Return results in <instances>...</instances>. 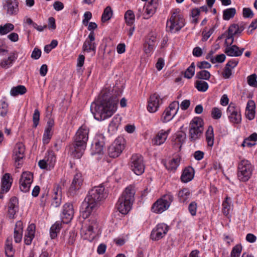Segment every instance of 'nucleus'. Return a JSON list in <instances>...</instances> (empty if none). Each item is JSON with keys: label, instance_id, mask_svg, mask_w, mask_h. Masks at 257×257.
Wrapping results in <instances>:
<instances>
[{"label": "nucleus", "instance_id": "f257e3e1", "mask_svg": "<svg viewBox=\"0 0 257 257\" xmlns=\"http://www.w3.org/2000/svg\"><path fill=\"white\" fill-rule=\"evenodd\" d=\"M109 92H101L97 101L91 105V111L95 119L104 120L110 117L116 111L118 99L110 96Z\"/></svg>", "mask_w": 257, "mask_h": 257}, {"label": "nucleus", "instance_id": "f03ea898", "mask_svg": "<svg viewBox=\"0 0 257 257\" xmlns=\"http://www.w3.org/2000/svg\"><path fill=\"white\" fill-rule=\"evenodd\" d=\"M104 187L102 185L95 186L89 190L82 203V216L88 217L93 211L98 207L100 202L106 196Z\"/></svg>", "mask_w": 257, "mask_h": 257}, {"label": "nucleus", "instance_id": "7ed1b4c3", "mask_svg": "<svg viewBox=\"0 0 257 257\" xmlns=\"http://www.w3.org/2000/svg\"><path fill=\"white\" fill-rule=\"evenodd\" d=\"M89 132V128L85 125H82L77 131L73 142L69 148V154L73 158L80 159L83 155L88 140Z\"/></svg>", "mask_w": 257, "mask_h": 257}, {"label": "nucleus", "instance_id": "20e7f679", "mask_svg": "<svg viewBox=\"0 0 257 257\" xmlns=\"http://www.w3.org/2000/svg\"><path fill=\"white\" fill-rule=\"evenodd\" d=\"M135 191L132 186L126 187L119 198L116 204L117 209L122 214H126L131 210L135 200Z\"/></svg>", "mask_w": 257, "mask_h": 257}, {"label": "nucleus", "instance_id": "39448f33", "mask_svg": "<svg viewBox=\"0 0 257 257\" xmlns=\"http://www.w3.org/2000/svg\"><path fill=\"white\" fill-rule=\"evenodd\" d=\"M253 166L245 159L240 161L237 167V177L242 182L247 181L251 177L253 171Z\"/></svg>", "mask_w": 257, "mask_h": 257}, {"label": "nucleus", "instance_id": "423d86ee", "mask_svg": "<svg viewBox=\"0 0 257 257\" xmlns=\"http://www.w3.org/2000/svg\"><path fill=\"white\" fill-rule=\"evenodd\" d=\"M173 200V196L168 193L157 200L152 205L151 210L153 212L161 213L167 210Z\"/></svg>", "mask_w": 257, "mask_h": 257}, {"label": "nucleus", "instance_id": "0eeeda50", "mask_svg": "<svg viewBox=\"0 0 257 257\" xmlns=\"http://www.w3.org/2000/svg\"><path fill=\"white\" fill-rule=\"evenodd\" d=\"M184 26L183 17L177 12H173L167 22L166 28L171 33L179 31Z\"/></svg>", "mask_w": 257, "mask_h": 257}, {"label": "nucleus", "instance_id": "6e6552de", "mask_svg": "<svg viewBox=\"0 0 257 257\" xmlns=\"http://www.w3.org/2000/svg\"><path fill=\"white\" fill-rule=\"evenodd\" d=\"M131 169L137 175L142 174L145 171L143 157L139 154L132 156L131 161Z\"/></svg>", "mask_w": 257, "mask_h": 257}, {"label": "nucleus", "instance_id": "1a4fd4ad", "mask_svg": "<svg viewBox=\"0 0 257 257\" xmlns=\"http://www.w3.org/2000/svg\"><path fill=\"white\" fill-rule=\"evenodd\" d=\"M124 140L122 138H118L114 140L108 148V154L111 158H116L122 153L124 148Z\"/></svg>", "mask_w": 257, "mask_h": 257}, {"label": "nucleus", "instance_id": "9d476101", "mask_svg": "<svg viewBox=\"0 0 257 257\" xmlns=\"http://www.w3.org/2000/svg\"><path fill=\"white\" fill-rule=\"evenodd\" d=\"M33 181V173L30 172H23L21 176L19 181L21 191L25 193L29 192Z\"/></svg>", "mask_w": 257, "mask_h": 257}, {"label": "nucleus", "instance_id": "9b49d317", "mask_svg": "<svg viewBox=\"0 0 257 257\" xmlns=\"http://www.w3.org/2000/svg\"><path fill=\"white\" fill-rule=\"evenodd\" d=\"M227 113L230 122L238 124L241 122V117L239 108L230 103L227 109Z\"/></svg>", "mask_w": 257, "mask_h": 257}, {"label": "nucleus", "instance_id": "f8f14e48", "mask_svg": "<svg viewBox=\"0 0 257 257\" xmlns=\"http://www.w3.org/2000/svg\"><path fill=\"white\" fill-rule=\"evenodd\" d=\"M25 146L22 143H17L13 151V159L16 164V166L19 168L21 165L20 161L25 157Z\"/></svg>", "mask_w": 257, "mask_h": 257}, {"label": "nucleus", "instance_id": "ddd939ff", "mask_svg": "<svg viewBox=\"0 0 257 257\" xmlns=\"http://www.w3.org/2000/svg\"><path fill=\"white\" fill-rule=\"evenodd\" d=\"M168 231V226L166 224H158L152 231L151 238L154 240H158L162 238Z\"/></svg>", "mask_w": 257, "mask_h": 257}, {"label": "nucleus", "instance_id": "4468645a", "mask_svg": "<svg viewBox=\"0 0 257 257\" xmlns=\"http://www.w3.org/2000/svg\"><path fill=\"white\" fill-rule=\"evenodd\" d=\"M83 180L80 173H76L73 177L72 182L69 188L68 193L70 195H74L77 190L81 188Z\"/></svg>", "mask_w": 257, "mask_h": 257}, {"label": "nucleus", "instance_id": "2eb2a0df", "mask_svg": "<svg viewBox=\"0 0 257 257\" xmlns=\"http://www.w3.org/2000/svg\"><path fill=\"white\" fill-rule=\"evenodd\" d=\"M74 215V209L73 205L67 203L63 207L62 213V221L64 223H69L73 218Z\"/></svg>", "mask_w": 257, "mask_h": 257}, {"label": "nucleus", "instance_id": "dca6fc26", "mask_svg": "<svg viewBox=\"0 0 257 257\" xmlns=\"http://www.w3.org/2000/svg\"><path fill=\"white\" fill-rule=\"evenodd\" d=\"M227 39L225 40V44L226 47L224 50L225 53L228 56L231 57H238L241 56L244 50V48L239 49V48L235 45H232L230 44V42H227Z\"/></svg>", "mask_w": 257, "mask_h": 257}, {"label": "nucleus", "instance_id": "f3484780", "mask_svg": "<svg viewBox=\"0 0 257 257\" xmlns=\"http://www.w3.org/2000/svg\"><path fill=\"white\" fill-rule=\"evenodd\" d=\"M162 100L160 98V96L155 93L151 95L148 101L147 109L150 112H156L161 103Z\"/></svg>", "mask_w": 257, "mask_h": 257}, {"label": "nucleus", "instance_id": "a211bd4d", "mask_svg": "<svg viewBox=\"0 0 257 257\" xmlns=\"http://www.w3.org/2000/svg\"><path fill=\"white\" fill-rule=\"evenodd\" d=\"M4 8L7 10L9 16L16 15L19 12V2L18 0H6Z\"/></svg>", "mask_w": 257, "mask_h": 257}, {"label": "nucleus", "instance_id": "6ab92c4d", "mask_svg": "<svg viewBox=\"0 0 257 257\" xmlns=\"http://www.w3.org/2000/svg\"><path fill=\"white\" fill-rule=\"evenodd\" d=\"M203 120L199 117H194V139L202 136L204 130Z\"/></svg>", "mask_w": 257, "mask_h": 257}, {"label": "nucleus", "instance_id": "aec40b11", "mask_svg": "<svg viewBox=\"0 0 257 257\" xmlns=\"http://www.w3.org/2000/svg\"><path fill=\"white\" fill-rule=\"evenodd\" d=\"M243 30L244 27L243 26L239 27L237 24H235L231 25L228 28V35L226 39H231L230 44H232L234 41V36L238 34H240Z\"/></svg>", "mask_w": 257, "mask_h": 257}, {"label": "nucleus", "instance_id": "412c9836", "mask_svg": "<svg viewBox=\"0 0 257 257\" xmlns=\"http://www.w3.org/2000/svg\"><path fill=\"white\" fill-rule=\"evenodd\" d=\"M54 194L52 196V201L51 206L53 207H58L61 202L62 193L61 187L59 186H56L53 189Z\"/></svg>", "mask_w": 257, "mask_h": 257}, {"label": "nucleus", "instance_id": "4be33fe9", "mask_svg": "<svg viewBox=\"0 0 257 257\" xmlns=\"http://www.w3.org/2000/svg\"><path fill=\"white\" fill-rule=\"evenodd\" d=\"M23 225L21 221H18L15 225L14 232V238L16 243L21 241L23 236Z\"/></svg>", "mask_w": 257, "mask_h": 257}, {"label": "nucleus", "instance_id": "5701e85b", "mask_svg": "<svg viewBox=\"0 0 257 257\" xmlns=\"http://www.w3.org/2000/svg\"><path fill=\"white\" fill-rule=\"evenodd\" d=\"M13 182L9 173H6L2 177L1 180V189L2 191L8 192L10 189Z\"/></svg>", "mask_w": 257, "mask_h": 257}, {"label": "nucleus", "instance_id": "b1692460", "mask_svg": "<svg viewBox=\"0 0 257 257\" xmlns=\"http://www.w3.org/2000/svg\"><path fill=\"white\" fill-rule=\"evenodd\" d=\"M186 138V134L182 132L176 134L173 142V147L176 150H180Z\"/></svg>", "mask_w": 257, "mask_h": 257}, {"label": "nucleus", "instance_id": "393cba45", "mask_svg": "<svg viewBox=\"0 0 257 257\" xmlns=\"http://www.w3.org/2000/svg\"><path fill=\"white\" fill-rule=\"evenodd\" d=\"M157 8V4L153 3L151 0L146 7V10L144 14V19H148L152 16L156 12Z\"/></svg>", "mask_w": 257, "mask_h": 257}, {"label": "nucleus", "instance_id": "a878e982", "mask_svg": "<svg viewBox=\"0 0 257 257\" xmlns=\"http://www.w3.org/2000/svg\"><path fill=\"white\" fill-rule=\"evenodd\" d=\"M18 54L16 52H11L7 59H3L0 66L4 68H8L11 66L15 60L17 59Z\"/></svg>", "mask_w": 257, "mask_h": 257}, {"label": "nucleus", "instance_id": "bb28decb", "mask_svg": "<svg viewBox=\"0 0 257 257\" xmlns=\"http://www.w3.org/2000/svg\"><path fill=\"white\" fill-rule=\"evenodd\" d=\"M193 168L191 166L186 167L181 175V180L184 183H187L193 179Z\"/></svg>", "mask_w": 257, "mask_h": 257}, {"label": "nucleus", "instance_id": "cd10ccee", "mask_svg": "<svg viewBox=\"0 0 257 257\" xmlns=\"http://www.w3.org/2000/svg\"><path fill=\"white\" fill-rule=\"evenodd\" d=\"M170 131V129L166 131L163 130L160 131L156 137L155 144L156 145H161L163 144L166 140Z\"/></svg>", "mask_w": 257, "mask_h": 257}, {"label": "nucleus", "instance_id": "c85d7f7f", "mask_svg": "<svg viewBox=\"0 0 257 257\" xmlns=\"http://www.w3.org/2000/svg\"><path fill=\"white\" fill-rule=\"evenodd\" d=\"M181 157L178 155L175 156L167 164H165L166 168L171 171L174 172L179 166Z\"/></svg>", "mask_w": 257, "mask_h": 257}, {"label": "nucleus", "instance_id": "c756f323", "mask_svg": "<svg viewBox=\"0 0 257 257\" xmlns=\"http://www.w3.org/2000/svg\"><path fill=\"white\" fill-rule=\"evenodd\" d=\"M5 254L8 257H13L15 253V249L12 244V238L8 237L6 241L5 247Z\"/></svg>", "mask_w": 257, "mask_h": 257}, {"label": "nucleus", "instance_id": "7c9ffc66", "mask_svg": "<svg viewBox=\"0 0 257 257\" xmlns=\"http://www.w3.org/2000/svg\"><path fill=\"white\" fill-rule=\"evenodd\" d=\"M62 228L61 221H56L50 228V234L52 239H54L57 236Z\"/></svg>", "mask_w": 257, "mask_h": 257}, {"label": "nucleus", "instance_id": "2f4dec72", "mask_svg": "<svg viewBox=\"0 0 257 257\" xmlns=\"http://www.w3.org/2000/svg\"><path fill=\"white\" fill-rule=\"evenodd\" d=\"M206 140L209 147H212L214 144L213 128L209 125L205 133Z\"/></svg>", "mask_w": 257, "mask_h": 257}, {"label": "nucleus", "instance_id": "473e14b6", "mask_svg": "<svg viewBox=\"0 0 257 257\" xmlns=\"http://www.w3.org/2000/svg\"><path fill=\"white\" fill-rule=\"evenodd\" d=\"M27 92V89L24 85H18L13 87L11 90V94L12 96H16L18 95H23Z\"/></svg>", "mask_w": 257, "mask_h": 257}, {"label": "nucleus", "instance_id": "72a5a7b5", "mask_svg": "<svg viewBox=\"0 0 257 257\" xmlns=\"http://www.w3.org/2000/svg\"><path fill=\"white\" fill-rule=\"evenodd\" d=\"M113 15L112 10L110 6L106 7L102 15L101 21L102 23H105L110 20Z\"/></svg>", "mask_w": 257, "mask_h": 257}, {"label": "nucleus", "instance_id": "f704fd0d", "mask_svg": "<svg viewBox=\"0 0 257 257\" xmlns=\"http://www.w3.org/2000/svg\"><path fill=\"white\" fill-rule=\"evenodd\" d=\"M236 14L235 8H231L224 10L223 12V19L224 20L228 21L234 17Z\"/></svg>", "mask_w": 257, "mask_h": 257}, {"label": "nucleus", "instance_id": "c9c22d12", "mask_svg": "<svg viewBox=\"0 0 257 257\" xmlns=\"http://www.w3.org/2000/svg\"><path fill=\"white\" fill-rule=\"evenodd\" d=\"M190 195L191 193L187 188L181 190L178 193L180 201L182 202H187Z\"/></svg>", "mask_w": 257, "mask_h": 257}, {"label": "nucleus", "instance_id": "e433bc0d", "mask_svg": "<svg viewBox=\"0 0 257 257\" xmlns=\"http://www.w3.org/2000/svg\"><path fill=\"white\" fill-rule=\"evenodd\" d=\"M96 44L95 42H89L88 40H86L82 46L83 52H89L90 51H95Z\"/></svg>", "mask_w": 257, "mask_h": 257}, {"label": "nucleus", "instance_id": "4c0bfd02", "mask_svg": "<svg viewBox=\"0 0 257 257\" xmlns=\"http://www.w3.org/2000/svg\"><path fill=\"white\" fill-rule=\"evenodd\" d=\"M47 164L49 165V170L53 168L56 162V157L53 151H49L47 156L45 157Z\"/></svg>", "mask_w": 257, "mask_h": 257}, {"label": "nucleus", "instance_id": "58836bf2", "mask_svg": "<svg viewBox=\"0 0 257 257\" xmlns=\"http://www.w3.org/2000/svg\"><path fill=\"white\" fill-rule=\"evenodd\" d=\"M172 111L167 108L161 117L162 121L163 122H167L171 120L176 114V113H172Z\"/></svg>", "mask_w": 257, "mask_h": 257}, {"label": "nucleus", "instance_id": "ea45409f", "mask_svg": "<svg viewBox=\"0 0 257 257\" xmlns=\"http://www.w3.org/2000/svg\"><path fill=\"white\" fill-rule=\"evenodd\" d=\"M124 19L127 25L132 26L135 22V15L131 10H127L125 15Z\"/></svg>", "mask_w": 257, "mask_h": 257}, {"label": "nucleus", "instance_id": "a19ab883", "mask_svg": "<svg viewBox=\"0 0 257 257\" xmlns=\"http://www.w3.org/2000/svg\"><path fill=\"white\" fill-rule=\"evenodd\" d=\"M195 87L199 91L205 92L208 88V84L204 81L197 80L195 82Z\"/></svg>", "mask_w": 257, "mask_h": 257}, {"label": "nucleus", "instance_id": "79ce46f5", "mask_svg": "<svg viewBox=\"0 0 257 257\" xmlns=\"http://www.w3.org/2000/svg\"><path fill=\"white\" fill-rule=\"evenodd\" d=\"M211 74L210 72L207 70H202L196 73V78L201 80H209L210 78Z\"/></svg>", "mask_w": 257, "mask_h": 257}, {"label": "nucleus", "instance_id": "37998d69", "mask_svg": "<svg viewBox=\"0 0 257 257\" xmlns=\"http://www.w3.org/2000/svg\"><path fill=\"white\" fill-rule=\"evenodd\" d=\"M14 29V26L11 23H7L4 26H0V34L6 35Z\"/></svg>", "mask_w": 257, "mask_h": 257}, {"label": "nucleus", "instance_id": "c03bdc74", "mask_svg": "<svg viewBox=\"0 0 257 257\" xmlns=\"http://www.w3.org/2000/svg\"><path fill=\"white\" fill-rule=\"evenodd\" d=\"M94 143L96 144V146L104 147L105 146V137L102 134L97 135L94 139Z\"/></svg>", "mask_w": 257, "mask_h": 257}, {"label": "nucleus", "instance_id": "a18cd8bd", "mask_svg": "<svg viewBox=\"0 0 257 257\" xmlns=\"http://www.w3.org/2000/svg\"><path fill=\"white\" fill-rule=\"evenodd\" d=\"M8 112V104L3 100L0 101V115L5 116Z\"/></svg>", "mask_w": 257, "mask_h": 257}, {"label": "nucleus", "instance_id": "49530a36", "mask_svg": "<svg viewBox=\"0 0 257 257\" xmlns=\"http://www.w3.org/2000/svg\"><path fill=\"white\" fill-rule=\"evenodd\" d=\"M92 155H103L104 154V147H101L99 145L96 146V144L94 143L92 144Z\"/></svg>", "mask_w": 257, "mask_h": 257}, {"label": "nucleus", "instance_id": "de8ad7c7", "mask_svg": "<svg viewBox=\"0 0 257 257\" xmlns=\"http://www.w3.org/2000/svg\"><path fill=\"white\" fill-rule=\"evenodd\" d=\"M229 200H230V198L227 196L225 198V200L223 201L222 203V212L224 215L226 216L228 214L230 208V204L228 202Z\"/></svg>", "mask_w": 257, "mask_h": 257}, {"label": "nucleus", "instance_id": "09e8293b", "mask_svg": "<svg viewBox=\"0 0 257 257\" xmlns=\"http://www.w3.org/2000/svg\"><path fill=\"white\" fill-rule=\"evenodd\" d=\"M257 75L255 74H252L247 77V83L249 85L254 87H257Z\"/></svg>", "mask_w": 257, "mask_h": 257}, {"label": "nucleus", "instance_id": "8fccbe9b", "mask_svg": "<svg viewBox=\"0 0 257 257\" xmlns=\"http://www.w3.org/2000/svg\"><path fill=\"white\" fill-rule=\"evenodd\" d=\"M52 132L45 130L43 136V143L44 144H47L49 143L52 136Z\"/></svg>", "mask_w": 257, "mask_h": 257}, {"label": "nucleus", "instance_id": "3c124183", "mask_svg": "<svg viewBox=\"0 0 257 257\" xmlns=\"http://www.w3.org/2000/svg\"><path fill=\"white\" fill-rule=\"evenodd\" d=\"M40 120V112L38 109H36L33 115V126L36 127L39 124Z\"/></svg>", "mask_w": 257, "mask_h": 257}, {"label": "nucleus", "instance_id": "603ef678", "mask_svg": "<svg viewBox=\"0 0 257 257\" xmlns=\"http://www.w3.org/2000/svg\"><path fill=\"white\" fill-rule=\"evenodd\" d=\"M225 55L223 54L217 55L215 58L211 59V62L213 64L215 63H222L225 60Z\"/></svg>", "mask_w": 257, "mask_h": 257}, {"label": "nucleus", "instance_id": "864d4df0", "mask_svg": "<svg viewBox=\"0 0 257 257\" xmlns=\"http://www.w3.org/2000/svg\"><path fill=\"white\" fill-rule=\"evenodd\" d=\"M222 113L221 110L217 107H214L212 108L211 111L212 117L215 119H219L221 117Z\"/></svg>", "mask_w": 257, "mask_h": 257}, {"label": "nucleus", "instance_id": "5fc2aeb1", "mask_svg": "<svg viewBox=\"0 0 257 257\" xmlns=\"http://www.w3.org/2000/svg\"><path fill=\"white\" fill-rule=\"evenodd\" d=\"M9 208L18 209V199L16 197H13L11 198Z\"/></svg>", "mask_w": 257, "mask_h": 257}, {"label": "nucleus", "instance_id": "6e6d98bb", "mask_svg": "<svg viewBox=\"0 0 257 257\" xmlns=\"http://www.w3.org/2000/svg\"><path fill=\"white\" fill-rule=\"evenodd\" d=\"M197 67L200 69H209L211 67V65L207 61H203L198 62L196 64Z\"/></svg>", "mask_w": 257, "mask_h": 257}, {"label": "nucleus", "instance_id": "4d7b16f0", "mask_svg": "<svg viewBox=\"0 0 257 257\" xmlns=\"http://www.w3.org/2000/svg\"><path fill=\"white\" fill-rule=\"evenodd\" d=\"M242 15L244 18H251L253 17V13L251 10L249 8H243L242 11Z\"/></svg>", "mask_w": 257, "mask_h": 257}, {"label": "nucleus", "instance_id": "13d9d810", "mask_svg": "<svg viewBox=\"0 0 257 257\" xmlns=\"http://www.w3.org/2000/svg\"><path fill=\"white\" fill-rule=\"evenodd\" d=\"M184 77L190 79L193 76V63L187 69L184 73Z\"/></svg>", "mask_w": 257, "mask_h": 257}, {"label": "nucleus", "instance_id": "bf43d9fd", "mask_svg": "<svg viewBox=\"0 0 257 257\" xmlns=\"http://www.w3.org/2000/svg\"><path fill=\"white\" fill-rule=\"evenodd\" d=\"M179 108V104L178 102L174 101L170 104L169 106L167 108L172 111V113H176Z\"/></svg>", "mask_w": 257, "mask_h": 257}, {"label": "nucleus", "instance_id": "052dcab7", "mask_svg": "<svg viewBox=\"0 0 257 257\" xmlns=\"http://www.w3.org/2000/svg\"><path fill=\"white\" fill-rule=\"evenodd\" d=\"M41 50L38 48H35L31 54L32 58L37 60L41 57Z\"/></svg>", "mask_w": 257, "mask_h": 257}, {"label": "nucleus", "instance_id": "680f3d73", "mask_svg": "<svg viewBox=\"0 0 257 257\" xmlns=\"http://www.w3.org/2000/svg\"><path fill=\"white\" fill-rule=\"evenodd\" d=\"M204 54V49H202L199 47L194 48L193 55L196 57H201Z\"/></svg>", "mask_w": 257, "mask_h": 257}, {"label": "nucleus", "instance_id": "e2e57ef3", "mask_svg": "<svg viewBox=\"0 0 257 257\" xmlns=\"http://www.w3.org/2000/svg\"><path fill=\"white\" fill-rule=\"evenodd\" d=\"M213 31V29H210L208 31H206V30L203 31L202 32V40L204 41H206L212 35Z\"/></svg>", "mask_w": 257, "mask_h": 257}, {"label": "nucleus", "instance_id": "0e129e2a", "mask_svg": "<svg viewBox=\"0 0 257 257\" xmlns=\"http://www.w3.org/2000/svg\"><path fill=\"white\" fill-rule=\"evenodd\" d=\"M48 27L50 30H55L56 28L55 20L53 17H50L48 19Z\"/></svg>", "mask_w": 257, "mask_h": 257}, {"label": "nucleus", "instance_id": "69168bd1", "mask_svg": "<svg viewBox=\"0 0 257 257\" xmlns=\"http://www.w3.org/2000/svg\"><path fill=\"white\" fill-rule=\"evenodd\" d=\"M35 229V225L34 224L32 223L28 226L27 229V232L26 234L29 235H32L34 236Z\"/></svg>", "mask_w": 257, "mask_h": 257}, {"label": "nucleus", "instance_id": "338daca9", "mask_svg": "<svg viewBox=\"0 0 257 257\" xmlns=\"http://www.w3.org/2000/svg\"><path fill=\"white\" fill-rule=\"evenodd\" d=\"M98 225L95 220H92L91 224H89L87 227V230L89 232H94V230L97 229Z\"/></svg>", "mask_w": 257, "mask_h": 257}, {"label": "nucleus", "instance_id": "774afa93", "mask_svg": "<svg viewBox=\"0 0 257 257\" xmlns=\"http://www.w3.org/2000/svg\"><path fill=\"white\" fill-rule=\"evenodd\" d=\"M204 153L201 151H197L194 153V158L197 160H201L204 157Z\"/></svg>", "mask_w": 257, "mask_h": 257}]
</instances>
